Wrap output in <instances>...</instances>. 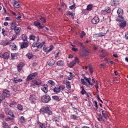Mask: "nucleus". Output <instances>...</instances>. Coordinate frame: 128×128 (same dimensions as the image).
<instances>
[{
    "label": "nucleus",
    "mask_w": 128,
    "mask_h": 128,
    "mask_svg": "<svg viewBox=\"0 0 128 128\" xmlns=\"http://www.w3.org/2000/svg\"><path fill=\"white\" fill-rule=\"evenodd\" d=\"M29 100L30 102H35L36 100V96L34 94H32L30 95Z\"/></svg>",
    "instance_id": "obj_11"
},
{
    "label": "nucleus",
    "mask_w": 128,
    "mask_h": 128,
    "mask_svg": "<svg viewBox=\"0 0 128 128\" xmlns=\"http://www.w3.org/2000/svg\"><path fill=\"white\" fill-rule=\"evenodd\" d=\"M29 42L28 40L24 41L20 45L21 48H26L28 46Z\"/></svg>",
    "instance_id": "obj_9"
},
{
    "label": "nucleus",
    "mask_w": 128,
    "mask_h": 128,
    "mask_svg": "<svg viewBox=\"0 0 128 128\" xmlns=\"http://www.w3.org/2000/svg\"><path fill=\"white\" fill-rule=\"evenodd\" d=\"M4 80V82H6V86H10V80H8V79L5 78Z\"/></svg>",
    "instance_id": "obj_41"
},
{
    "label": "nucleus",
    "mask_w": 128,
    "mask_h": 128,
    "mask_svg": "<svg viewBox=\"0 0 128 128\" xmlns=\"http://www.w3.org/2000/svg\"><path fill=\"white\" fill-rule=\"evenodd\" d=\"M30 40H36V36L34 34H32L29 36Z\"/></svg>",
    "instance_id": "obj_40"
},
{
    "label": "nucleus",
    "mask_w": 128,
    "mask_h": 128,
    "mask_svg": "<svg viewBox=\"0 0 128 128\" xmlns=\"http://www.w3.org/2000/svg\"><path fill=\"white\" fill-rule=\"evenodd\" d=\"M10 46V48L13 50H16V46L14 43L12 42V40H10L8 42L4 44L5 46Z\"/></svg>",
    "instance_id": "obj_4"
},
{
    "label": "nucleus",
    "mask_w": 128,
    "mask_h": 128,
    "mask_svg": "<svg viewBox=\"0 0 128 128\" xmlns=\"http://www.w3.org/2000/svg\"><path fill=\"white\" fill-rule=\"evenodd\" d=\"M38 124L40 126V128H46V124L45 123H42L40 122H38Z\"/></svg>",
    "instance_id": "obj_23"
},
{
    "label": "nucleus",
    "mask_w": 128,
    "mask_h": 128,
    "mask_svg": "<svg viewBox=\"0 0 128 128\" xmlns=\"http://www.w3.org/2000/svg\"><path fill=\"white\" fill-rule=\"evenodd\" d=\"M80 80L82 84H84V86H86L87 88H88V86H94V84L91 83L90 82V84H88V83H86V82L84 80V79L82 78Z\"/></svg>",
    "instance_id": "obj_17"
},
{
    "label": "nucleus",
    "mask_w": 128,
    "mask_h": 128,
    "mask_svg": "<svg viewBox=\"0 0 128 128\" xmlns=\"http://www.w3.org/2000/svg\"><path fill=\"white\" fill-rule=\"evenodd\" d=\"M16 20H20L22 18V15L18 14V16L16 18Z\"/></svg>",
    "instance_id": "obj_62"
},
{
    "label": "nucleus",
    "mask_w": 128,
    "mask_h": 128,
    "mask_svg": "<svg viewBox=\"0 0 128 128\" xmlns=\"http://www.w3.org/2000/svg\"><path fill=\"white\" fill-rule=\"evenodd\" d=\"M104 112H106V111H104V110L102 111V114L104 118H106V120H108V114H106V113H104Z\"/></svg>",
    "instance_id": "obj_35"
},
{
    "label": "nucleus",
    "mask_w": 128,
    "mask_h": 128,
    "mask_svg": "<svg viewBox=\"0 0 128 128\" xmlns=\"http://www.w3.org/2000/svg\"><path fill=\"white\" fill-rule=\"evenodd\" d=\"M59 88H60V90H64L65 88L64 86H60Z\"/></svg>",
    "instance_id": "obj_55"
},
{
    "label": "nucleus",
    "mask_w": 128,
    "mask_h": 128,
    "mask_svg": "<svg viewBox=\"0 0 128 128\" xmlns=\"http://www.w3.org/2000/svg\"><path fill=\"white\" fill-rule=\"evenodd\" d=\"M24 66V64L22 62H20L18 66H17V69L18 72H20L22 70V68Z\"/></svg>",
    "instance_id": "obj_16"
},
{
    "label": "nucleus",
    "mask_w": 128,
    "mask_h": 128,
    "mask_svg": "<svg viewBox=\"0 0 128 128\" xmlns=\"http://www.w3.org/2000/svg\"><path fill=\"white\" fill-rule=\"evenodd\" d=\"M53 92L55 94H60V87L56 86L53 88Z\"/></svg>",
    "instance_id": "obj_19"
},
{
    "label": "nucleus",
    "mask_w": 128,
    "mask_h": 128,
    "mask_svg": "<svg viewBox=\"0 0 128 128\" xmlns=\"http://www.w3.org/2000/svg\"><path fill=\"white\" fill-rule=\"evenodd\" d=\"M48 83L52 86H56V82H54L52 80H50L48 81Z\"/></svg>",
    "instance_id": "obj_43"
},
{
    "label": "nucleus",
    "mask_w": 128,
    "mask_h": 128,
    "mask_svg": "<svg viewBox=\"0 0 128 128\" xmlns=\"http://www.w3.org/2000/svg\"><path fill=\"white\" fill-rule=\"evenodd\" d=\"M5 120H6V122H10V120L14 122V118H12L10 116H8L6 118H5Z\"/></svg>",
    "instance_id": "obj_34"
},
{
    "label": "nucleus",
    "mask_w": 128,
    "mask_h": 128,
    "mask_svg": "<svg viewBox=\"0 0 128 128\" xmlns=\"http://www.w3.org/2000/svg\"><path fill=\"white\" fill-rule=\"evenodd\" d=\"M34 26H36L39 30H41L42 28H44V26H42L40 22L35 21L34 22Z\"/></svg>",
    "instance_id": "obj_14"
},
{
    "label": "nucleus",
    "mask_w": 128,
    "mask_h": 128,
    "mask_svg": "<svg viewBox=\"0 0 128 128\" xmlns=\"http://www.w3.org/2000/svg\"><path fill=\"white\" fill-rule=\"evenodd\" d=\"M52 98L54 100H56L57 102H60V97L58 96H52Z\"/></svg>",
    "instance_id": "obj_32"
},
{
    "label": "nucleus",
    "mask_w": 128,
    "mask_h": 128,
    "mask_svg": "<svg viewBox=\"0 0 128 128\" xmlns=\"http://www.w3.org/2000/svg\"><path fill=\"white\" fill-rule=\"evenodd\" d=\"M16 54H11V60H16Z\"/></svg>",
    "instance_id": "obj_45"
},
{
    "label": "nucleus",
    "mask_w": 128,
    "mask_h": 128,
    "mask_svg": "<svg viewBox=\"0 0 128 128\" xmlns=\"http://www.w3.org/2000/svg\"><path fill=\"white\" fill-rule=\"evenodd\" d=\"M38 46H39L38 42H36V43L34 42L32 45V48H38Z\"/></svg>",
    "instance_id": "obj_37"
},
{
    "label": "nucleus",
    "mask_w": 128,
    "mask_h": 128,
    "mask_svg": "<svg viewBox=\"0 0 128 128\" xmlns=\"http://www.w3.org/2000/svg\"><path fill=\"white\" fill-rule=\"evenodd\" d=\"M56 62L54 61V59H52V60H50V62L48 64L49 66H54V64Z\"/></svg>",
    "instance_id": "obj_28"
},
{
    "label": "nucleus",
    "mask_w": 128,
    "mask_h": 128,
    "mask_svg": "<svg viewBox=\"0 0 128 128\" xmlns=\"http://www.w3.org/2000/svg\"><path fill=\"white\" fill-rule=\"evenodd\" d=\"M99 34V38H100L102 36H104L106 34V32H100L98 33Z\"/></svg>",
    "instance_id": "obj_46"
},
{
    "label": "nucleus",
    "mask_w": 128,
    "mask_h": 128,
    "mask_svg": "<svg viewBox=\"0 0 128 128\" xmlns=\"http://www.w3.org/2000/svg\"><path fill=\"white\" fill-rule=\"evenodd\" d=\"M92 22L94 24H98V22H100V18H98V16H96L92 20Z\"/></svg>",
    "instance_id": "obj_12"
},
{
    "label": "nucleus",
    "mask_w": 128,
    "mask_h": 128,
    "mask_svg": "<svg viewBox=\"0 0 128 128\" xmlns=\"http://www.w3.org/2000/svg\"><path fill=\"white\" fill-rule=\"evenodd\" d=\"M79 46H81V48H82L83 50L86 48V46L84 45V44L82 42L79 43Z\"/></svg>",
    "instance_id": "obj_42"
},
{
    "label": "nucleus",
    "mask_w": 128,
    "mask_h": 128,
    "mask_svg": "<svg viewBox=\"0 0 128 128\" xmlns=\"http://www.w3.org/2000/svg\"><path fill=\"white\" fill-rule=\"evenodd\" d=\"M0 118H4V115L2 114H0Z\"/></svg>",
    "instance_id": "obj_64"
},
{
    "label": "nucleus",
    "mask_w": 128,
    "mask_h": 128,
    "mask_svg": "<svg viewBox=\"0 0 128 128\" xmlns=\"http://www.w3.org/2000/svg\"><path fill=\"white\" fill-rule=\"evenodd\" d=\"M82 54L84 56H88V54H90V50H86V48L83 50Z\"/></svg>",
    "instance_id": "obj_22"
},
{
    "label": "nucleus",
    "mask_w": 128,
    "mask_h": 128,
    "mask_svg": "<svg viewBox=\"0 0 128 128\" xmlns=\"http://www.w3.org/2000/svg\"><path fill=\"white\" fill-rule=\"evenodd\" d=\"M66 88H68V90H70V88H72V86H70V82L69 81L66 82Z\"/></svg>",
    "instance_id": "obj_30"
},
{
    "label": "nucleus",
    "mask_w": 128,
    "mask_h": 128,
    "mask_svg": "<svg viewBox=\"0 0 128 128\" xmlns=\"http://www.w3.org/2000/svg\"><path fill=\"white\" fill-rule=\"evenodd\" d=\"M76 61H72L71 62H70L69 64L70 68H73V66H74L75 64H76Z\"/></svg>",
    "instance_id": "obj_36"
},
{
    "label": "nucleus",
    "mask_w": 128,
    "mask_h": 128,
    "mask_svg": "<svg viewBox=\"0 0 128 128\" xmlns=\"http://www.w3.org/2000/svg\"><path fill=\"white\" fill-rule=\"evenodd\" d=\"M44 42H43L41 43H39V46H38V48H42L44 45Z\"/></svg>",
    "instance_id": "obj_44"
},
{
    "label": "nucleus",
    "mask_w": 128,
    "mask_h": 128,
    "mask_svg": "<svg viewBox=\"0 0 128 128\" xmlns=\"http://www.w3.org/2000/svg\"><path fill=\"white\" fill-rule=\"evenodd\" d=\"M42 84V80H33L32 82V86H40Z\"/></svg>",
    "instance_id": "obj_8"
},
{
    "label": "nucleus",
    "mask_w": 128,
    "mask_h": 128,
    "mask_svg": "<svg viewBox=\"0 0 128 128\" xmlns=\"http://www.w3.org/2000/svg\"><path fill=\"white\" fill-rule=\"evenodd\" d=\"M84 36H86V32H84V31H82V32L81 34H80V38H84Z\"/></svg>",
    "instance_id": "obj_52"
},
{
    "label": "nucleus",
    "mask_w": 128,
    "mask_h": 128,
    "mask_svg": "<svg viewBox=\"0 0 128 128\" xmlns=\"http://www.w3.org/2000/svg\"><path fill=\"white\" fill-rule=\"evenodd\" d=\"M69 74H70V75L68 78V80H72V78H74V75L70 72H69Z\"/></svg>",
    "instance_id": "obj_27"
},
{
    "label": "nucleus",
    "mask_w": 128,
    "mask_h": 128,
    "mask_svg": "<svg viewBox=\"0 0 128 128\" xmlns=\"http://www.w3.org/2000/svg\"><path fill=\"white\" fill-rule=\"evenodd\" d=\"M40 111L43 114H46L48 116L52 114V112L50 110L49 107H43L40 109Z\"/></svg>",
    "instance_id": "obj_2"
},
{
    "label": "nucleus",
    "mask_w": 128,
    "mask_h": 128,
    "mask_svg": "<svg viewBox=\"0 0 128 128\" xmlns=\"http://www.w3.org/2000/svg\"><path fill=\"white\" fill-rule=\"evenodd\" d=\"M2 96L4 98H10V92L8 89H4L2 92Z\"/></svg>",
    "instance_id": "obj_7"
},
{
    "label": "nucleus",
    "mask_w": 128,
    "mask_h": 128,
    "mask_svg": "<svg viewBox=\"0 0 128 128\" xmlns=\"http://www.w3.org/2000/svg\"><path fill=\"white\" fill-rule=\"evenodd\" d=\"M125 38H126V40H128V32L126 33Z\"/></svg>",
    "instance_id": "obj_63"
},
{
    "label": "nucleus",
    "mask_w": 128,
    "mask_h": 128,
    "mask_svg": "<svg viewBox=\"0 0 128 128\" xmlns=\"http://www.w3.org/2000/svg\"><path fill=\"white\" fill-rule=\"evenodd\" d=\"M92 5L88 4L87 6V8H86L87 10H92Z\"/></svg>",
    "instance_id": "obj_50"
},
{
    "label": "nucleus",
    "mask_w": 128,
    "mask_h": 128,
    "mask_svg": "<svg viewBox=\"0 0 128 128\" xmlns=\"http://www.w3.org/2000/svg\"><path fill=\"white\" fill-rule=\"evenodd\" d=\"M40 20H42V22H46V18H44V17H42V18H40Z\"/></svg>",
    "instance_id": "obj_58"
},
{
    "label": "nucleus",
    "mask_w": 128,
    "mask_h": 128,
    "mask_svg": "<svg viewBox=\"0 0 128 128\" xmlns=\"http://www.w3.org/2000/svg\"><path fill=\"white\" fill-rule=\"evenodd\" d=\"M72 50L73 52H78V48H72Z\"/></svg>",
    "instance_id": "obj_57"
},
{
    "label": "nucleus",
    "mask_w": 128,
    "mask_h": 128,
    "mask_svg": "<svg viewBox=\"0 0 128 128\" xmlns=\"http://www.w3.org/2000/svg\"><path fill=\"white\" fill-rule=\"evenodd\" d=\"M26 56L28 58L30 59L34 57V55L32 54V53L29 52L27 54H26Z\"/></svg>",
    "instance_id": "obj_31"
},
{
    "label": "nucleus",
    "mask_w": 128,
    "mask_h": 128,
    "mask_svg": "<svg viewBox=\"0 0 128 128\" xmlns=\"http://www.w3.org/2000/svg\"><path fill=\"white\" fill-rule=\"evenodd\" d=\"M75 62H80V60H78V57H75Z\"/></svg>",
    "instance_id": "obj_60"
},
{
    "label": "nucleus",
    "mask_w": 128,
    "mask_h": 128,
    "mask_svg": "<svg viewBox=\"0 0 128 128\" xmlns=\"http://www.w3.org/2000/svg\"><path fill=\"white\" fill-rule=\"evenodd\" d=\"M17 108L18 110H20L21 112H22V110H24V108L22 107V106L20 104H18Z\"/></svg>",
    "instance_id": "obj_33"
},
{
    "label": "nucleus",
    "mask_w": 128,
    "mask_h": 128,
    "mask_svg": "<svg viewBox=\"0 0 128 128\" xmlns=\"http://www.w3.org/2000/svg\"><path fill=\"white\" fill-rule=\"evenodd\" d=\"M2 128H5L6 126H8V124L6 122H2Z\"/></svg>",
    "instance_id": "obj_49"
},
{
    "label": "nucleus",
    "mask_w": 128,
    "mask_h": 128,
    "mask_svg": "<svg viewBox=\"0 0 128 128\" xmlns=\"http://www.w3.org/2000/svg\"><path fill=\"white\" fill-rule=\"evenodd\" d=\"M117 4H118V2H116V1H114L111 3V6H116Z\"/></svg>",
    "instance_id": "obj_51"
},
{
    "label": "nucleus",
    "mask_w": 128,
    "mask_h": 128,
    "mask_svg": "<svg viewBox=\"0 0 128 128\" xmlns=\"http://www.w3.org/2000/svg\"><path fill=\"white\" fill-rule=\"evenodd\" d=\"M82 76H84V78L83 80H86V82H88V84H90V78H88L86 77V76H84V74H82Z\"/></svg>",
    "instance_id": "obj_25"
},
{
    "label": "nucleus",
    "mask_w": 128,
    "mask_h": 128,
    "mask_svg": "<svg viewBox=\"0 0 128 128\" xmlns=\"http://www.w3.org/2000/svg\"><path fill=\"white\" fill-rule=\"evenodd\" d=\"M11 30H14L15 28L16 27V23L15 22H12L10 24Z\"/></svg>",
    "instance_id": "obj_21"
},
{
    "label": "nucleus",
    "mask_w": 128,
    "mask_h": 128,
    "mask_svg": "<svg viewBox=\"0 0 128 128\" xmlns=\"http://www.w3.org/2000/svg\"><path fill=\"white\" fill-rule=\"evenodd\" d=\"M56 66H64V60H58L56 62Z\"/></svg>",
    "instance_id": "obj_20"
},
{
    "label": "nucleus",
    "mask_w": 128,
    "mask_h": 128,
    "mask_svg": "<svg viewBox=\"0 0 128 128\" xmlns=\"http://www.w3.org/2000/svg\"><path fill=\"white\" fill-rule=\"evenodd\" d=\"M94 106L96 108V110H98V102L96 100L94 101Z\"/></svg>",
    "instance_id": "obj_48"
},
{
    "label": "nucleus",
    "mask_w": 128,
    "mask_h": 128,
    "mask_svg": "<svg viewBox=\"0 0 128 128\" xmlns=\"http://www.w3.org/2000/svg\"><path fill=\"white\" fill-rule=\"evenodd\" d=\"M94 38H100V35L98 34H94L93 36Z\"/></svg>",
    "instance_id": "obj_59"
},
{
    "label": "nucleus",
    "mask_w": 128,
    "mask_h": 128,
    "mask_svg": "<svg viewBox=\"0 0 128 128\" xmlns=\"http://www.w3.org/2000/svg\"><path fill=\"white\" fill-rule=\"evenodd\" d=\"M4 111L5 112V114L7 116H10V118H15L14 114V112H12V111L10 110V109L9 108H5L4 109Z\"/></svg>",
    "instance_id": "obj_3"
},
{
    "label": "nucleus",
    "mask_w": 128,
    "mask_h": 128,
    "mask_svg": "<svg viewBox=\"0 0 128 128\" xmlns=\"http://www.w3.org/2000/svg\"><path fill=\"white\" fill-rule=\"evenodd\" d=\"M0 58H2L8 59L10 58V53L8 52H6L4 54L0 55Z\"/></svg>",
    "instance_id": "obj_13"
},
{
    "label": "nucleus",
    "mask_w": 128,
    "mask_h": 128,
    "mask_svg": "<svg viewBox=\"0 0 128 128\" xmlns=\"http://www.w3.org/2000/svg\"><path fill=\"white\" fill-rule=\"evenodd\" d=\"M26 120V118H24V116H21L20 118V124H22V122H25Z\"/></svg>",
    "instance_id": "obj_38"
},
{
    "label": "nucleus",
    "mask_w": 128,
    "mask_h": 128,
    "mask_svg": "<svg viewBox=\"0 0 128 128\" xmlns=\"http://www.w3.org/2000/svg\"><path fill=\"white\" fill-rule=\"evenodd\" d=\"M117 14L118 16L116 18V22H124V18L122 17L124 10L122 8H118L117 11Z\"/></svg>",
    "instance_id": "obj_1"
},
{
    "label": "nucleus",
    "mask_w": 128,
    "mask_h": 128,
    "mask_svg": "<svg viewBox=\"0 0 128 128\" xmlns=\"http://www.w3.org/2000/svg\"><path fill=\"white\" fill-rule=\"evenodd\" d=\"M12 80L14 82L15 84H18V82H22V79L19 77L13 78Z\"/></svg>",
    "instance_id": "obj_10"
},
{
    "label": "nucleus",
    "mask_w": 128,
    "mask_h": 128,
    "mask_svg": "<svg viewBox=\"0 0 128 128\" xmlns=\"http://www.w3.org/2000/svg\"><path fill=\"white\" fill-rule=\"evenodd\" d=\"M38 74L37 72H35L34 73H32L30 74H29L27 78H26V81L29 82L30 80H34V78L38 76Z\"/></svg>",
    "instance_id": "obj_5"
},
{
    "label": "nucleus",
    "mask_w": 128,
    "mask_h": 128,
    "mask_svg": "<svg viewBox=\"0 0 128 128\" xmlns=\"http://www.w3.org/2000/svg\"><path fill=\"white\" fill-rule=\"evenodd\" d=\"M71 120H76V116L75 114H71L70 116Z\"/></svg>",
    "instance_id": "obj_47"
},
{
    "label": "nucleus",
    "mask_w": 128,
    "mask_h": 128,
    "mask_svg": "<svg viewBox=\"0 0 128 128\" xmlns=\"http://www.w3.org/2000/svg\"><path fill=\"white\" fill-rule=\"evenodd\" d=\"M41 100L42 102L46 104L47 102H48L50 100V97L49 96H48L47 94L44 95V96L42 97Z\"/></svg>",
    "instance_id": "obj_6"
},
{
    "label": "nucleus",
    "mask_w": 128,
    "mask_h": 128,
    "mask_svg": "<svg viewBox=\"0 0 128 128\" xmlns=\"http://www.w3.org/2000/svg\"><path fill=\"white\" fill-rule=\"evenodd\" d=\"M48 84H44L41 88V90L42 91L44 92V94H46L48 92Z\"/></svg>",
    "instance_id": "obj_15"
},
{
    "label": "nucleus",
    "mask_w": 128,
    "mask_h": 128,
    "mask_svg": "<svg viewBox=\"0 0 128 128\" xmlns=\"http://www.w3.org/2000/svg\"><path fill=\"white\" fill-rule=\"evenodd\" d=\"M14 8H20V4L18 2V1L15 0L13 4Z\"/></svg>",
    "instance_id": "obj_26"
},
{
    "label": "nucleus",
    "mask_w": 128,
    "mask_h": 128,
    "mask_svg": "<svg viewBox=\"0 0 128 128\" xmlns=\"http://www.w3.org/2000/svg\"><path fill=\"white\" fill-rule=\"evenodd\" d=\"M119 22H122L120 24H119V26L121 28H126V21H119Z\"/></svg>",
    "instance_id": "obj_18"
},
{
    "label": "nucleus",
    "mask_w": 128,
    "mask_h": 128,
    "mask_svg": "<svg viewBox=\"0 0 128 128\" xmlns=\"http://www.w3.org/2000/svg\"><path fill=\"white\" fill-rule=\"evenodd\" d=\"M108 14H110L112 12V9H110V8L108 7V8L104 10Z\"/></svg>",
    "instance_id": "obj_39"
},
{
    "label": "nucleus",
    "mask_w": 128,
    "mask_h": 128,
    "mask_svg": "<svg viewBox=\"0 0 128 128\" xmlns=\"http://www.w3.org/2000/svg\"><path fill=\"white\" fill-rule=\"evenodd\" d=\"M69 8H70V10H74V8H76V5L73 4V5L70 6Z\"/></svg>",
    "instance_id": "obj_56"
},
{
    "label": "nucleus",
    "mask_w": 128,
    "mask_h": 128,
    "mask_svg": "<svg viewBox=\"0 0 128 128\" xmlns=\"http://www.w3.org/2000/svg\"><path fill=\"white\" fill-rule=\"evenodd\" d=\"M60 54V52H58L56 54L55 58H58V54Z\"/></svg>",
    "instance_id": "obj_61"
},
{
    "label": "nucleus",
    "mask_w": 128,
    "mask_h": 128,
    "mask_svg": "<svg viewBox=\"0 0 128 128\" xmlns=\"http://www.w3.org/2000/svg\"><path fill=\"white\" fill-rule=\"evenodd\" d=\"M22 38L23 42H25L26 40H28V36L26 34H22Z\"/></svg>",
    "instance_id": "obj_29"
},
{
    "label": "nucleus",
    "mask_w": 128,
    "mask_h": 128,
    "mask_svg": "<svg viewBox=\"0 0 128 128\" xmlns=\"http://www.w3.org/2000/svg\"><path fill=\"white\" fill-rule=\"evenodd\" d=\"M16 38H18V36L16 34H14L12 36V40H16Z\"/></svg>",
    "instance_id": "obj_54"
},
{
    "label": "nucleus",
    "mask_w": 128,
    "mask_h": 128,
    "mask_svg": "<svg viewBox=\"0 0 128 128\" xmlns=\"http://www.w3.org/2000/svg\"><path fill=\"white\" fill-rule=\"evenodd\" d=\"M20 30H22L20 28L16 27L13 30H14L15 34H20Z\"/></svg>",
    "instance_id": "obj_24"
},
{
    "label": "nucleus",
    "mask_w": 128,
    "mask_h": 128,
    "mask_svg": "<svg viewBox=\"0 0 128 128\" xmlns=\"http://www.w3.org/2000/svg\"><path fill=\"white\" fill-rule=\"evenodd\" d=\"M81 94H86V92L84 90V88L82 89V91H80Z\"/></svg>",
    "instance_id": "obj_53"
}]
</instances>
